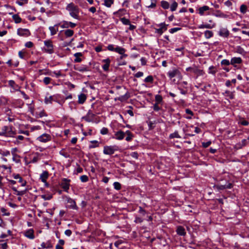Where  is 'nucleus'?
<instances>
[{
    "mask_svg": "<svg viewBox=\"0 0 249 249\" xmlns=\"http://www.w3.org/2000/svg\"><path fill=\"white\" fill-rule=\"evenodd\" d=\"M178 3L176 1H174L170 7L171 11L172 12L176 11L177 8L178 7Z\"/></svg>",
    "mask_w": 249,
    "mask_h": 249,
    "instance_id": "nucleus-42",
    "label": "nucleus"
},
{
    "mask_svg": "<svg viewBox=\"0 0 249 249\" xmlns=\"http://www.w3.org/2000/svg\"><path fill=\"white\" fill-rule=\"evenodd\" d=\"M233 185L232 183L227 182L225 184H217L216 185V188L219 190H223L226 189H231Z\"/></svg>",
    "mask_w": 249,
    "mask_h": 249,
    "instance_id": "nucleus-12",
    "label": "nucleus"
},
{
    "mask_svg": "<svg viewBox=\"0 0 249 249\" xmlns=\"http://www.w3.org/2000/svg\"><path fill=\"white\" fill-rule=\"evenodd\" d=\"M76 25V24L75 23L71 21H64L61 26L63 28H68L69 27L74 28Z\"/></svg>",
    "mask_w": 249,
    "mask_h": 249,
    "instance_id": "nucleus-15",
    "label": "nucleus"
},
{
    "mask_svg": "<svg viewBox=\"0 0 249 249\" xmlns=\"http://www.w3.org/2000/svg\"><path fill=\"white\" fill-rule=\"evenodd\" d=\"M113 186L116 190H120L121 189V184L118 182H114Z\"/></svg>",
    "mask_w": 249,
    "mask_h": 249,
    "instance_id": "nucleus-48",
    "label": "nucleus"
},
{
    "mask_svg": "<svg viewBox=\"0 0 249 249\" xmlns=\"http://www.w3.org/2000/svg\"><path fill=\"white\" fill-rule=\"evenodd\" d=\"M212 27L209 24H202L198 26L199 29H204V28H207V29H211Z\"/></svg>",
    "mask_w": 249,
    "mask_h": 249,
    "instance_id": "nucleus-47",
    "label": "nucleus"
},
{
    "mask_svg": "<svg viewBox=\"0 0 249 249\" xmlns=\"http://www.w3.org/2000/svg\"><path fill=\"white\" fill-rule=\"evenodd\" d=\"M139 213L142 214L143 216L146 214V211L142 207H139Z\"/></svg>",
    "mask_w": 249,
    "mask_h": 249,
    "instance_id": "nucleus-62",
    "label": "nucleus"
},
{
    "mask_svg": "<svg viewBox=\"0 0 249 249\" xmlns=\"http://www.w3.org/2000/svg\"><path fill=\"white\" fill-rule=\"evenodd\" d=\"M209 9V7L206 5L201 7L198 9L199 14L201 16H203L204 14V12L208 11Z\"/></svg>",
    "mask_w": 249,
    "mask_h": 249,
    "instance_id": "nucleus-26",
    "label": "nucleus"
},
{
    "mask_svg": "<svg viewBox=\"0 0 249 249\" xmlns=\"http://www.w3.org/2000/svg\"><path fill=\"white\" fill-rule=\"evenodd\" d=\"M78 103L79 104H83L85 102L87 99V96L85 94L81 93L78 95Z\"/></svg>",
    "mask_w": 249,
    "mask_h": 249,
    "instance_id": "nucleus-18",
    "label": "nucleus"
},
{
    "mask_svg": "<svg viewBox=\"0 0 249 249\" xmlns=\"http://www.w3.org/2000/svg\"><path fill=\"white\" fill-rule=\"evenodd\" d=\"M188 83L186 81H183L182 82L179 83L178 84V87H181L182 88H184V89H187V85Z\"/></svg>",
    "mask_w": 249,
    "mask_h": 249,
    "instance_id": "nucleus-54",
    "label": "nucleus"
},
{
    "mask_svg": "<svg viewBox=\"0 0 249 249\" xmlns=\"http://www.w3.org/2000/svg\"><path fill=\"white\" fill-rule=\"evenodd\" d=\"M83 54L82 53H76L74 54V56L75 58L74 59V62L75 63H79L82 61V59L80 57L82 56Z\"/></svg>",
    "mask_w": 249,
    "mask_h": 249,
    "instance_id": "nucleus-24",
    "label": "nucleus"
},
{
    "mask_svg": "<svg viewBox=\"0 0 249 249\" xmlns=\"http://www.w3.org/2000/svg\"><path fill=\"white\" fill-rule=\"evenodd\" d=\"M119 148L116 145L105 146L104 147L103 153L105 155H111L118 150Z\"/></svg>",
    "mask_w": 249,
    "mask_h": 249,
    "instance_id": "nucleus-4",
    "label": "nucleus"
},
{
    "mask_svg": "<svg viewBox=\"0 0 249 249\" xmlns=\"http://www.w3.org/2000/svg\"><path fill=\"white\" fill-rule=\"evenodd\" d=\"M239 124L242 125L248 126L249 124V122L243 119L240 121Z\"/></svg>",
    "mask_w": 249,
    "mask_h": 249,
    "instance_id": "nucleus-59",
    "label": "nucleus"
},
{
    "mask_svg": "<svg viewBox=\"0 0 249 249\" xmlns=\"http://www.w3.org/2000/svg\"><path fill=\"white\" fill-rule=\"evenodd\" d=\"M90 143L91 144L89 146V149L94 148L99 146V142L97 141H91Z\"/></svg>",
    "mask_w": 249,
    "mask_h": 249,
    "instance_id": "nucleus-30",
    "label": "nucleus"
},
{
    "mask_svg": "<svg viewBox=\"0 0 249 249\" xmlns=\"http://www.w3.org/2000/svg\"><path fill=\"white\" fill-rule=\"evenodd\" d=\"M34 233V232L33 230L30 229L25 232V235L26 237L30 239H33L35 238Z\"/></svg>",
    "mask_w": 249,
    "mask_h": 249,
    "instance_id": "nucleus-21",
    "label": "nucleus"
},
{
    "mask_svg": "<svg viewBox=\"0 0 249 249\" xmlns=\"http://www.w3.org/2000/svg\"><path fill=\"white\" fill-rule=\"evenodd\" d=\"M155 103L162 104L163 102L162 97L160 95L157 94L155 95Z\"/></svg>",
    "mask_w": 249,
    "mask_h": 249,
    "instance_id": "nucleus-32",
    "label": "nucleus"
},
{
    "mask_svg": "<svg viewBox=\"0 0 249 249\" xmlns=\"http://www.w3.org/2000/svg\"><path fill=\"white\" fill-rule=\"evenodd\" d=\"M95 116V115L91 112V110H89L87 115L82 117V119L85 120L87 122H90L92 121V119Z\"/></svg>",
    "mask_w": 249,
    "mask_h": 249,
    "instance_id": "nucleus-11",
    "label": "nucleus"
},
{
    "mask_svg": "<svg viewBox=\"0 0 249 249\" xmlns=\"http://www.w3.org/2000/svg\"><path fill=\"white\" fill-rule=\"evenodd\" d=\"M177 89L180 91L181 94L186 95L188 92L187 89H184V88H182L181 87L178 86Z\"/></svg>",
    "mask_w": 249,
    "mask_h": 249,
    "instance_id": "nucleus-45",
    "label": "nucleus"
},
{
    "mask_svg": "<svg viewBox=\"0 0 249 249\" xmlns=\"http://www.w3.org/2000/svg\"><path fill=\"white\" fill-rule=\"evenodd\" d=\"M64 34L67 37L72 36L74 34L73 30L67 29L64 31Z\"/></svg>",
    "mask_w": 249,
    "mask_h": 249,
    "instance_id": "nucleus-31",
    "label": "nucleus"
},
{
    "mask_svg": "<svg viewBox=\"0 0 249 249\" xmlns=\"http://www.w3.org/2000/svg\"><path fill=\"white\" fill-rule=\"evenodd\" d=\"M71 180L66 178H63L59 183L63 190L68 193L70 189Z\"/></svg>",
    "mask_w": 249,
    "mask_h": 249,
    "instance_id": "nucleus-5",
    "label": "nucleus"
},
{
    "mask_svg": "<svg viewBox=\"0 0 249 249\" xmlns=\"http://www.w3.org/2000/svg\"><path fill=\"white\" fill-rule=\"evenodd\" d=\"M155 33L158 34L160 35H161L163 33L167 30V28H160L159 29L155 28Z\"/></svg>",
    "mask_w": 249,
    "mask_h": 249,
    "instance_id": "nucleus-36",
    "label": "nucleus"
},
{
    "mask_svg": "<svg viewBox=\"0 0 249 249\" xmlns=\"http://www.w3.org/2000/svg\"><path fill=\"white\" fill-rule=\"evenodd\" d=\"M107 49L110 51H114L115 50V48H114V45L113 44H109L107 47Z\"/></svg>",
    "mask_w": 249,
    "mask_h": 249,
    "instance_id": "nucleus-64",
    "label": "nucleus"
},
{
    "mask_svg": "<svg viewBox=\"0 0 249 249\" xmlns=\"http://www.w3.org/2000/svg\"><path fill=\"white\" fill-rule=\"evenodd\" d=\"M108 129L106 127H103L101 131H100V133L102 134V135H106V134H107V133H108Z\"/></svg>",
    "mask_w": 249,
    "mask_h": 249,
    "instance_id": "nucleus-63",
    "label": "nucleus"
},
{
    "mask_svg": "<svg viewBox=\"0 0 249 249\" xmlns=\"http://www.w3.org/2000/svg\"><path fill=\"white\" fill-rule=\"evenodd\" d=\"M74 69L80 72H85L89 71V67L87 65H76L74 66Z\"/></svg>",
    "mask_w": 249,
    "mask_h": 249,
    "instance_id": "nucleus-10",
    "label": "nucleus"
},
{
    "mask_svg": "<svg viewBox=\"0 0 249 249\" xmlns=\"http://www.w3.org/2000/svg\"><path fill=\"white\" fill-rule=\"evenodd\" d=\"M51 140V136L47 133H44L38 137L36 140L41 142H47Z\"/></svg>",
    "mask_w": 249,
    "mask_h": 249,
    "instance_id": "nucleus-7",
    "label": "nucleus"
},
{
    "mask_svg": "<svg viewBox=\"0 0 249 249\" xmlns=\"http://www.w3.org/2000/svg\"><path fill=\"white\" fill-rule=\"evenodd\" d=\"M125 136V133L121 130H119L116 132L115 134V138L117 140H123Z\"/></svg>",
    "mask_w": 249,
    "mask_h": 249,
    "instance_id": "nucleus-17",
    "label": "nucleus"
},
{
    "mask_svg": "<svg viewBox=\"0 0 249 249\" xmlns=\"http://www.w3.org/2000/svg\"><path fill=\"white\" fill-rule=\"evenodd\" d=\"M235 52L242 55H245L246 53V52L244 49L240 46H238L236 47Z\"/></svg>",
    "mask_w": 249,
    "mask_h": 249,
    "instance_id": "nucleus-27",
    "label": "nucleus"
},
{
    "mask_svg": "<svg viewBox=\"0 0 249 249\" xmlns=\"http://www.w3.org/2000/svg\"><path fill=\"white\" fill-rule=\"evenodd\" d=\"M27 0H18L16 2L19 5L22 6L24 3H27Z\"/></svg>",
    "mask_w": 249,
    "mask_h": 249,
    "instance_id": "nucleus-60",
    "label": "nucleus"
},
{
    "mask_svg": "<svg viewBox=\"0 0 249 249\" xmlns=\"http://www.w3.org/2000/svg\"><path fill=\"white\" fill-rule=\"evenodd\" d=\"M58 25L56 24L54 26H50L49 29L51 32V35L53 36L56 34L58 31L57 27Z\"/></svg>",
    "mask_w": 249,
    "mask_h": 249,
    "instance_id": "nucleus-22",
    "label": "nucleus"
},
{
    "mask_svg": "<svg viewBox=\"0 0 249 249\" xmlns=\"http://www.w3.org/2000/svg\"><path fill=\"white\" fill-rule=\"evenodd\" d=\"M18 91H19L21 95H22L23 97L25 99L27 100L29 99V97L25 93L24 91L20 90L19 89H18Z\"/></svg>",
    "mask_w": 249,
    "mask_h": 249,
    "instance_id": "nucleus-61",
    "label": "nucleus"
},
{
    "mask_svg": "<svg viewBox=\"0 0 249 249\" xmlns=\"http://www.w3.org/2000/svg\"><path fill=\"white\" fill-rule=\"evenodd\" d=\"M53 101H56L54 95L50 96L49 97L46 96L44 99V103L46 104H52Z\"/></svg>",
    "mask_w": 249,
    "mask_h": 249,
    "instance_id": "nucleus-20",
    "label": "nucleus"
},
{
    "mask_svg": "<svg viewBox=\"0 0 249 249\" xmlns=\"http://www.w3.org/2000/svg\"><path fill=\"white\" fill-rule=\"evenodd\" d=\"M161 6L164 9H168L170 7L169 3L166 1L162 0L161 1Z\"/></svg>",
    "mask_w": 249,
    "mask_h": 249,
    "instance_id": "nucleus-34",
    "label": "nucleus"
},
{
    "mask_svg": "<svg viewBox=\"0 0 249 249\" xmlns=\"http://www.w3.org/2000/svg\"><path fill=\"white\" fill-rule=\"evenodd\" d=\"M51 81L52 79L49 77H45L43 80V82L46 85L49 84Z\"/></svg>",
    "mask_w": 249,
    "mask_h": 249,
    "instance_id": "nucleus-51",
    "label": "nucleus"
},
{
    "mask_svg": "<svg viewBox=\"0 0 249 249\" xmlns=\"http://www.w3.org/2000/svg\"><path fill=\"white\" fill-rule=\"evenodd\" d=\"M7 99L3 96L0 97V105H5L7 103Z\"/></svg>",
    "mask_w": 249,
    "mask_h": 249,
    "instance_id": "nucleus-56",
    "label": "nucleus"
},
{
    "mask_svg": "<svg viewBox=\"0 0 249 249\" xmlns=\"http://www.w3.org/2000/svg\"><path fill=\"white\" fill-rule=\"evenodd\" d=\"M67 202L70 204L69 207L73 210H77L78 207L76 204L75 201L71 197L67 198Z\"/></svg>",
    "mask_w": 249,
    "mask_h": 249,
    "instance_id": "nucleus-13",
    "label": "nucleus"
},
{
    "mask_svg": "<svg viewBox=\"0 0 249 249\" xmlns=\"http://www.w3.org/2000/svg\"><path fill=\"white\" fill-rule=\"evenodd\" d=\"M5 241V240H0V242H4L3 243L0 244V246L1 247L2 249H8V246L7 245V243Z\"/></svg>",
    "mask_w": 249,
    "mask_h": 249,
    "instance_id": "nucleus-49",
    "label": "nucleus"
},
{
    "mask_svg": "<svg viewBox=\"0 0 249 249\" xmlns=\"http://www.w3.org/2000/svg\"><path fill=\"white\" fill-rule=\"evenodd\" d=\"M243 60L241 57H232L231 60V64L234 68H236L237 64H240L242 63Z\"/></svg>",
    "mask_w": 249,
    "mask_h": 249,
    "instance_id": "nucleus-9",
    "label": "nucleus"
},
{
    "mask_svg": "<svg viewBox=\"0 0 249 249\" xmlns=\"http://www.w3.org/2000/svg\"><path fill=\"white\" fill-rule=\"evenodd\" d=\"M224 95H225V96H227L228 97H229L230 99H232L234 98V94L232 92L229 91V90H226L224 93H223Z\"/></svg>",
    "mask_w": 249,
    "mask_h": 249,
    "instance_id": "nucleus-41",
    "label": "nucleus"
},
{
    "mask_svg": "<svg viewBox=\"0 0 249 249\" xmlns=\"http://www.w3.org/2000/svg\"><path fill=\"white\" fill-rule=\"evenodd\" d=\"M113 2L114 0H104V5L107 7H110Z\"/></svg>",
    "mask_w": 249,
    "mask_h": 249,
    "instance_id": "nucleus-39",
    "label": "nucleus"
},
{
    "mask_svg": "<svg viewBox=\"0 0 249 249\" xmlns=\"http://www.w3.org/2000/svg\"><path fill=\"white\" fill-rule=\"evenodd\" d=\"M120 20L121 21L123 24L126 25L130 24V20L128 19H127L125 18H121Z\"/></svg>",
    "mask_w": 249,
    "mask_h": 249,
    "instance_id": "nucleus-43",
    "label": "nucleus"
},
{
    "mask_svg": "<svg viewBox=\"0 0 249 249\" xmlns=\"http://www.w3.org/2000/svg\"><path fill=\"white\" fill-rule=\"evenodd\" d=\"M160 104L155 103L153 104V108L154 111H158L160 110L161 108L159 106Z\"/></svg>",
    "mask_w": 249,
    "mask_h": 249,
    "instance_id": "nucleus-46",
    "label": "nucleus"
},
{
    "mask_svg": "<svg viewBox=\"0 0 249 249\" xmlns=\"http://www.w3.org/2000/svg\"><path fill=\"white\" fill-rule=\"evenodd\" d=\"M17 34L19 36H28L30 35V31L27 29L18 28Z\"/></svg>",
    "mask_w": 249,
    "mask_h": 249,
    "instance_id": "nucleus-8",
    "label": "nucleus"
},
{
    "mask_svg": "<svg viewBox=\"0 0 249 249\" xmlns=\"http://www.w3.org/2000/svg\"><path fill=\"white\" fill-rule=\"evenodd\" d=\"M221 64L222 66H229L231 64V61L228 59H223L221 62Z\"/></svg>",
    "mask_w": 249,
    "mask_h": 249,
    "instance_id": "nucleus-50",
    "label": "nucleus"
},
{
    "mask_svg": "<svg viewBox=\"0 0 249 249\" xmlns=\"http://www.w3.org/2000/svg\"><path fill=\"white\" fill-rule=\"evenodd\" d=\"M126 10L124 9H120L117 11H116L113 13V15L120 17L123 15H124L125 14Z\"/></svg>",
    "mask_w": 249,
    "mask_h": 249,
    "instance_id": "nucleus-25",
    "label": "nucleus"
},
{
    "mask_svg": "<svg viewBox=\"0 0 249 249\" xmlns=\"http://www.w3.org/2000/svg\"><path fill=\"white\" fill-rule=\"evenodd\" d=\"M176 232L177 234L179 236H185L186 234L185 228L182 226L177 227Z\"/></svg>",
    "mask_w": 249,
    "mask_h": 249,
    "instance_id": "nucleus-14",
    "label": "nucleus"
},
{
    "mask_svg": "<svg viewBox=\"0 0 249 249\" xmlns=\"http://www.w3.org/2000/svg\"><path fill=\"white\" fill-rule=\"evenodd\" d=\"M8 84H9V85L11 87L13 88H15V87H18V86L17 85H16V84L14 80H9V81H8Z\"/></svg>",
    "mask_w": 249,
    "mask_h": 249,
    "instance_id": "nucleus-58",
    "label": "nucleus"
},
{
    "mask_svg": "<svg viewBox=\"0 0 249 249\" xmlns=\"http://www.w3.org/2000/svg\"><path fill=\"white\" fill-rule=\"evenodd\" d=\"M126 51L125 49L123 47L117 46L116 47H115V52L116 53H118L119 54H123L124 53H125Z\"/></svg>",
    "mask_w": 249,
    "mask_h": 249,
    "instance_id": "nucleus-29",
    "label": "nucleus"
},
{
    "mask_svg": "<svg viewBox=\"0 0 249 249\" xmlns=\"http://www.w3.org/2000/svg\"><path fill=\"white\" fill-rule=\"evenodd\" d=\"M213 32L210 30H206L204 32L205 37L208 39L212 37L213 36Z\"/></svg>",
    "mask_w": 249,
    "mask_h": 249,
    "instance_id": "nucleus-37",
    "label": "nucleus"
},
{
    "mask_svg": "<svg viewBox=\"0 0 249 249\" xmlns=\"http://www.w3.org/2000/svg\"><path fill=\"white\" fill-rule=\"evenodd\" d=\"M12 189L14 191L16 192V193L15 194L17 196H21L25 194V193L26 192V190H23V191H18L17 189L15 187H13Z\"/></svg>",
    "mask_w": 249,
    "mask_h": 249,
    "instance_id": "nucleus-35",
    "label": "nucleus"
},
{
    "mask_svg": "<svg viewBox=\"0 0 249 249\" xmlns=\"http://www.w3.org/2000/svg\"><path fill=\"white\" fill-rule=\"evenodd\" d=\"M181 137L178 133L177 131H175L174 133L170 134L169 135L170 139H174V138H180Z\"/></svg>",
    "mask_w": 249,
    "mask_h": 249,
    "instance_id": "nucleus-38",
    "label": "nucleus"
},
{
    "mask_svg": "<svg viewBox=\"0 0 249 249\" xmlns=\"http://www.w3.org/2000/svg\"><path fill=\"white\" fill-rule=\"evenodd\" d=\"M49 177V173L47 171H43L40 175V179L41 181L46 183V180Z\"/></svg>",
    "mask_w": 249,
    "mask_h": 249,
    "instance_id": "nucleus-16",
    "label": "nucleus"
},
{
    "mask_svg": "<svg viewBox=\"0 0 249 249\" xmlns=\"http://www.w3.org/2000/svg\"><path fill=\"white\" fill-rule=\"evenodd\" d=\"M229 31L226 28H222L219 32V36L227 37L229 36Z\"/></svg>",
    "mask_w": 249,
    "mask_h": 249,
    "instance_id": "nucleus-19",
    "label": "nucleus"
},
{
    "mask_svg": "<svg viewBox=\"0 0 249 249\" xmlns=\"http://www.w3.org/2000/svg\"><path fill=\"white\" fill-rule=\"evenodd\" d=\"M14 129V127L12 125L3 126L1 128L0 136L7 137H14L17 133Z\"/></svg>",
    "mask_w": 249,
    "mask_h": 249,
    "instance_id": "nucleus-1",
    "label": "nucleus"
},
{
    "mask_svg": "<svg viewBox=\"0 0 249 249\" xmlns=\"http://www.w3.org/2000/svg\"><path fill=\"white\" fill-rule=\"evenodd\" d=\"M187 71H191L194 72L197 75V77L203 75L204 72L203 70L198 69L195 65L193 67H188L186 69Z\"/></svg>",
    "mask_w": 249,
    "mask_h": 249,
    "instance_id": "nucleus-6",
    "label": "nucleus"
},
{
    "mask_svg": "<svg viewBox=\"0 0 249 249\" xmlns=\"http://www.w3.org/2000/svg\"><path fill=\"white\" fill-rule=\"evenodd\" d=\"M153 81H154V78L152 75L148 76L144 80V82L145 83H152L153 82Z\"/></svg>",
    "mask_w": 249,
    "mask_h": 249,
    "instance_id": "nucleus-40",
    "label": "nucleus"
},
{
    "mask_svg": "<svg viewBox=\"0 0 249 249\" xmlns=\"http://www.w3.org/2000/svg\"><path fill=\"white\" fill-rule=\"evenodd\" d=\"M66 9L69 12V14L71 17L77 19L79 18V9L73 3L71 2L68 4Z\"/></svg>",
    "mask_w": 249,
    "mask_h": 249,
    "instance_id": "nucleus-2",
    "label": "nucleus"
},
{
    "mask_svg": "<svg viewBox=\"0 0 249 249\" xmlns=\"http://www.w3.org/2000/svg\"><path fill=\"white\" fill-rule=\"evenodd\" d=\"M218 14L215 15V16L217 17H220V18H227L228 17V16L222 12H220V11H217Z\"/></svg>",
    "mask_w": 249,
    "mask_h": 249,
    "instance_id": "nucleus-55",
    "label": "nucleus"
},
{
    "mask_svg": "<svg viewBox=\"0 0 249 249\" xmlns=\"http://www.w3.org/2000/svg\"><path fill=\"white\" fill-rule=\"evenodd\" d=\"M179 72L178 71L177 69L173 70L168 72L167 75L170 78H173L175 77Z\"/></svg>",
    "mask_w": 249,
    "mask_h": 249,
    "instance_id": "nucleus-23",
    "label": "nucleus"
},
{
    "mask_svg": "<svg viewBox=\"0 0 249 249\" xmlns=\"http://www.w3.org/2000/svg\"><path fill=\"white\" fill-rule=\"evenodd\" d=\"M12 18L16 23H19L21 21V18L18 14L13 15Z\"/></svg>",
    "mask_w": 249,
    "mask_h": 249,
    "instance_id": "nucleus-33",
    "label": "nucleus"
},
{
    "mask_svg": "<svg viewBox=\"0 0 249 249\" xmlns=\"http://www.w3.org/2000/svg\"><path fill=\"white\" fill-rule=\"evenodd\" d=\"M44 46L42 49L43 51L49 54H52L54 53V46L52 40H46L44 41Z\"/></svg>",
    "mask_w": 249,
    "mask_h": 249,
    "instance_id": "nucleus-3",
    "label": "nucleus"
},
{
    "mask_svg": "<svg viewBox=\"0 0 249 249\" xmlns=\"http://www.w3.org/2000/svg\"><path fill=\"white\" fill-rule=\"evenodd\" d=\"M247 10V7L246 5L242 4L240 6V11L241 13H242V14H245L246 13Z\"/></svg>",
    "mask_w": 249,
    "mask_h": 249,
    "instance_id": "nucleus-44",
    "label": "nucleus"
},
{
    "mask_svg": "<svg viewBox=\"0 0 249 249\" xmlns=\"http://www.w3.org/2000/svg\"><path fill=\"white\" fill-rule=\"evenodd\" d=\"M41 197L44 199V200H50L52 199V195H42L41 196Z\"/></svg>",
    "mask_w": 249,
    "mask_h": 249,
    "instance_id": "nucleus-53",
    "label": "nucleus"
},
{
    "mask_svg": "<svg viewBox=\"0 0 249 249\" xmlns=\"http://www.w3.org/2000/svg\"><path fill=\"white\" fill-rule=\"evenodd\" d=\"M125 134L127 135L125 138V140L127 142L131 141L133 137V135L132 133L129 130H127L125 132Z\"/></svg>",
    "mask_w": 249,
    "mask_h": 249,
    "instance_id": "nucleus-28",
    "label": "nucleus"
},
{
    "mask_svg": "<svg viewBox=\"0 0 249 249\" xmlns=\"http://www.w3.org/2000/svg\"><path fill=\"white\" fill-rule=\"evenodd\" d=\"M80 178L82 182H86L89 180V178L87 175H82Z\"/></svg>",
    "mask_w": 249,
    "mask_h": 249,
    "instance_id": "nucleus-52",
    "label": "nucleus"
},
{
    "mask_svg": "<svg viewBox=\"0 0 249 249\" xmlns=\"http://www.w3.org/2000/svg\"><path fill=\"white\" fill-rule=\"evenodd\" d=\"M180 30H181V28L176 27V28H173L170 29L169 30V32L171 34H174V33H175L178 31H179Z\"/></svg>",
    "mask_w": 249,
    "mask_h": 249,
    "instance_id": "nucleus-57",
    "label": "nucleus"
}]
</instances>
